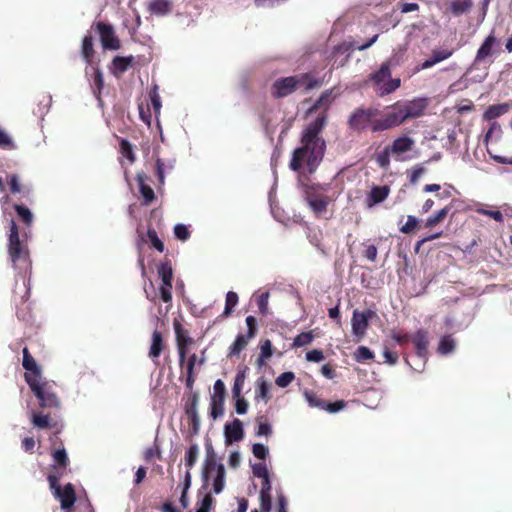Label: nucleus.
Masks as SVG:
<instances>
[{
  "label": "nucleus",
  "mask_w": 512,
  "mask_h": 512,
  "mask_svg": "<svg viewBox=\"0 0 512 512\" xmlns=\"http://www.w3.org/2000/svg\"><path fill=\"white\" fill-rule=\"evenodd\" d=\"M238 301H239L238 294L234 291H228L226 294L225 308H224V312H223L222 316L227 317V316L231 315L234 307L237 306Z\"/></svg>",
  "instance_id": "38"
},
{
  "label": "nucleus",
  "mask_w": 512,
  "mask_h": 512,
  "mask_svg": "<svg viewBox=\"0 0 512 512\" xmlns=\"http://www.w3.org/2000/svg\"><path fill=\"white\" fill-rule=\"evenodd\" d=\"M353 358L358 363H365L374 359V353L365 345H360L353 354Z\"/></svg>",
  "instance_id": "39"
},
{
  "label": "nucleus",
  "mask_w": 512,
  "mask_h": 512,
  "mask_svg": "<svg viewBox=\"0 0 512 512\" xmlns=\"http://www.w3.org/2000/svg\"><path fill=\"white\" fill-rule=\"evenodd\" d=\"M415 142L412 138H409L407 136H403L400 138H397L393 141L392 145L387 146L389 152H391L394 155H401L403 153H406L412 149V146Z\"/></svg>",
  "instance_id": "22"
},
{
  "label": "nucleus",
  "mask_w": 512,
  "mask_h": 512,
  "mask_svg": "<svg viewBox=\"0 0 512 512\" xmlns=\"http://www.w3.org/2000/svg\"><path fill=\"white\" fill-rule=\"evenodd\" d=\"M253 337H248L246 334H239L234 340L233 344L230 346V350H228V356H238L242 350H244L250 340H252Z\"/></svg>",
  "instance_id": "29"
},
{
  "label": "nucleus",
  "mask_w": 512,
  "mask_h": 512,
  "mask_svg": "<svg viewBox=\"0 0 512 512\" xmlns=\"http://www.w3.org/2000/svg\"><path fill=\"white\" fill-rule=\"evenodd\" d=\"M295 379V374L291 371L283 372L277 376L275 383L280 388H286Z\"/></svg>",
  "instance_id": "47"
},
{
  "label": "nucleus",
  "mask_w": 512,
  "mask_h": 512,
  "mask_svg": "<svg viewBox=\"0 0 512 512\" xmlns=\"http://www.w3.org/2000/svg\"><path fill=\"white\" fill-rule=\"evenodd\" d=\"M263 417L256 418L257 421H259L258 430H256L255 435L256 437H268L271 435V426L267 422H261Z\"/></svg>",
  "instance_id": "57"
},
{
  "label": "nucleus",
  "mask_w": 512,
  "mask_h": 512,
  "mask_svg": "<svg viewBox=\"0 0 512 512\" xmlns=\"http://www.w3.org/2000/svg\"><path fill=\"white\" fill-rule=\"evenodd\" d=\"M407 60V47L403 45H398L394 48L392 55L386 60L383 61V65H387V67H398L401 66L404 61Z\"/></svg>",
  "instance_id": "23"
},
{
  "label": "nucleus",
  "mask_w": 512,
  "mask_h": 512,
  "mask_svg": "<svg viewBox=\"0 0 512 512\" xmlns=\"http://www.w3.org/2000/svg\"><path fill=\"white\" fill-rule=\"evenodd\" d=\"M320 85V81L306 72L286 78L277 79L272 86V95L275 98L288 97L298 88L310 91Z\"/></svg>",
  "instance_id": "4"
},
{
  "label": "nucleus",
  "mask_w": 512,
  "mask_h": 512,
  "mask_svg": "<svg viewBox=\"0 0 512 512\" xmlns=\"http://www.w3.org/2000/svg\"><path fill=\"white\" fill-rule=\"evenodd\" d=\"M264 400L266 403L269 401V385L264 379L261 377L258 382H256V391H255V400Z\"/></svg>",
  "instance_id": "37"
},
{
  "label": "nucleus",
  "mask_w": 512,
  "mask_h": 512,
  "mask_svg": "<svg viewBox=\"0 0 512 512\" xmlns=\"http://www.w3.org/2000/svg\"><path fill=\"white\" fill-rule=\"evenodd\" d=\"M92 78H91V89L93 95L101 102V91L104 89V77L103 72L100 71L99 67H91Z\"/></svg>",
  "instance_id": "24"
},
{
  "label": "nucleus",
  "mask_w": 512,
  "mask_h": 512,
  "mask_svg": "<svg viewBox=\"0 0 512 512\" xmlns=\"http://www.w3.org/2000/svg\"><path fill=\"white\" fill-rule=\"evenodd\" d=\"M390 69L391 67L381 64L379 70L370 73L368 76V80L371 81L376 94L380 97L393 93L401 86V79L392 78Z\"/></svg>",
  "instance_id": "6"
},
{
  "label": "nucleus",
  "mask_w": 512,
  "mask_h": 512,
  "mask_svg": "<svg viewBox=\"0 0 512 512\" xmlns=\"http://www.w3.org/2000/svg\"><path fill=\"white\" fill-rule=\"evenodd\" d=\"M218 465L219 464H217V459L215 458V454L210 445L208 446V448H206V458L203 466V479L205 482L207 481V479H209L210 474H212L213 472L217 473Z\"/></svg>",
  "instance_id": "26"
},
{
  "label": "nucleus",
  "mask_w": 512,
  "mask_h": 512,
  "mask_svg": "<svg viewBox=\"0 0 512 512\" xmlns=\"http://www.w3.org/2000/svg\"><path fill=\"white\" fill-rule=\"evenodd\" d=\"M0 149L11 151L15 149L13 138L7 131L0 129Z\"/></svg>",
  "instance_id": "43"
},
{
  "label": "nucleus",
  "mask_w": 512,
  "mask_h": 512,
  "mask_svg": "<svg viewBox=\"0 0 512 512\" xmlns=\"http://www.w3.org/2000/svg\"><path fill=\"white\" fill-rule=\"evenodd\" d=\"M62 474L59 472L50 473L48 475V483L50 490L53 491L54 497L61 503V508L64 511H69L75 505L76 502V491L75 487L68 483L65 486L58 484Z\"/></svg>",
  "instance_id": "7"
},
{
  "label": "nucleus",
  "mask_w": 512,
  "mask_h": 512,
  "mask_svg": "<svg viewBox=\"0 0 512 512\" xmlns=\"http://www.w3.org/2000/svg\"><path fill=\"white\" fill-rule=\"evenodd\" d=\"M452 209V203L450 205H447L443 207L442 209L436 211L432 215L426 218L424 227L431 229L437 225H439L441 222H443L447 215L451 212Z\"/></svg>",
  "instance_id": "27"
},
{
  "label": "nucleus",
  "mask_w": 512,
  "mask_h": 512,
  "mask_svg": "<svg viewBox=\"0 0 512 512\" xmlns=\"http://www.w3.org/2000/svg\"><path fill=\"white\" fill-rule=\"evenodd\" d=\"M331 94L332 90H325L309 109V113L316 112L318 109H323V111L305 127L301 138L302 146L292 152L289 162L291 170L299 171L305 163L309 174H314L323 160L326 144L320 133L327 123V109L332 103Z\"/></svg>",
  "instance_id": "1"
},
{
  "label": "nucleus",
  "mask_w": 512,
  "mask_h": 512,
  "mask_svg": "<svg viewBox=\"0 0 512 512\" xmlns=\"http://www.w3.org/2000/svg\"><path fill=\"white\" fill-rule=\"evenodd\" d=\"M247 371L248 368L246 366L238 370L236 378H234L232 388L233 397H239L241 395L243 385L245 384L246 381Z\"/></svg>",
  "instance_id": "32"
},
{
  "label": "nucleus",
  "mask_w": 512,
  "mask_h": 512,
  "mask_svg": "<svg viewBox=\"0 0 512 512\" xmlns=\"http://www.w3.org/2000/svg\"><path fill=\"white\" fill-rule=\"evenodd\" d=\"M198 455H199L198 445L196 443L191 444L190 447L188 448L187 452H185V456H184L185 466L188 467V470H190V468L195 466L197 459H198Z\"/></svg>",
  "instance_id": "40"
},
{
  "label": "nucleus",
  "mask_w": 512,
  "mask_h": 512,
  "mask_svg": "<svg viewBox=\"0 0 512 512\" xmlns=\"http://www.w3.org/2000/svg\"><path fill=\"white\" fill-rule=\"evenodd\" d=\"M174 234L177 239L183 242L188 240L190 237V231L184 224H176L174 227Z\"/></svg>",
  "instance_id": "54"
},
{
  "label": "nucleus",
  "mask_w": 512,
  "mask_h": 512,
  "mask_svg": "<svg viewBox=\"0 0 512 512\" xmlns=\"http://www.w3.org/2000/svg\"><path fill=\"white\" fill-rule=\"evenodd\" d=\"M252 452L253 455L260 460H266L269 454L268 448L261 443H254L252 447Z\"/></svg>",
  "instance_id": "59"
},
{
  "label": "nucleus",
  "mask_w": 512,
  "mask_h": 512,
  "mask_svg": "<svg viewBox=\"0 0 512 512\" xmlns=\"http://www.w3.org/2000/svg\"><path fill=\"white\" fill-rule=\"evenodd\" d=\"M136 181H138L139 184L142 203H144L146 206H149L152 202L155 201V193L153 188L146 184V175L144 174L136 175Z\"/></svg>",
  "instance_id": "21"
},
{
  "label": "nucleus",
  "mask_w": 512,
  "mask_h": 512,
  "mask_svg": "<svg viewBox=\"0 0 512 512\" xmlns=\"http://www.w3.org/2000/svg\"><path fill=\"white\" fill-rule=\"evenodd\" d=\"M496 37L494 35V32L487 35L485 38V41L482 42L480 48L478 51H476L475 54V63H480L484 61L485 59L489 58L493 55V47L496 44Z\"/></svg>",
  "instance_id": "17"
},
{
  "label": "nucleus",
  "mask_w": 512,
  "mask_h": 512,
  "mask_svg": "<svg viewBox=\"0 0 512 512\" xmlns=\"http://www.w3.org/2000/svg\"><path fill=\"white\" fill-rule=\"evenodd\" d=\"M95 27L99 35L100 43H102L104 49H120V40L118 36L115 35L113 26L110 23L98 22L95 24Z\"/></svg>",
  "instance_id": "11"
},
{
  "label": "nucleus",
  "mask_w": 512,
  "mask_h": 512,
  "mask_svg": "<svg viewBox=\"0 0 512 512\" xmlns=\"http://www.w3.org/2000/svg\"><path fill=\"white\" fill-rule=\"evenodd\" d=\"M7 184L10 187L11 194H29V189L21 185L17 174L7 176Z\"/></svg>",
  "instance_id": "34"
},
{
  "label": "nucleus",
  "mask_w": 512,
  "mask_h": 512,
  "mask_svg": "<svg viewBox=\"0 0 512 512\" xmlns=\"http://www.w3.org/2000/svg\"><path fill=\"white\" fill-rule=\"evenodd\" d=\"M329 184H302L304 200L308 203L311 211L320 216L326 213L327 207L332 201L325 193L329 190Z\"/></svg>",
  "instance_id": "5"
},
{
  "label": "nucleus",
  "mask_w": 512,
  "mask_h": 512,
  "mask_svg": "<svg viewBox=\"0 0 512 512\" xmlns=\"http://www.w3.org/2000/svg\"><path fill=\"white\" fill-rule=\"evenodd\" d=\"M454 346V339L451 337V335H446L439 341L438 352L442 354L452 353Z\"/></svg>",
  "instance_id": "42"
},
{
  "label": "nucleus",
  "mask_w": 512,
  "mask_h": 512,
  "mask_svg": "<svg viewBox=\"0 0 512 512\" xmlns=\"http://www.w3.org/2000/svg\"><path fill=\"white\" fill-rule=\"evenodd\" d=\"M268 292L262 293L256 298V305H258L260 314L267 315L268 314Z\"/></svg>",
  "instance_id": "60"
},
{
  "label": "nucleus",
  "mask_w": 512,
  "mask_h": 512,
  "mask_svg": "<svg viewBox=\"0 0 512 512\" xmlns=\"http://www.w3.org/2000/svg\"><path fill=\"white\" fill-rule=\"evenodd\" d=\"M305 399L308 401L310 407H317L318 409H322L325 406L326 401L320 399L316 394L305 392Z\"/></svg>",
  "instance_id": "53"
},
{
  "label": "nucleus",
  "mask_w": 512,
  "mask_h": 512,
  "mask_svg": "<svg viewBox=\"0 0 512 512\" xmlns=\"http://www.w3.org/2000/svg\"><path fill=\"white\" fill-rule=\"evenodd\" d=\"M22 367L27 371L25 373V380L27 379L36 381L41 379V369L40 366L37 365L35 359L28 351V348L25 347L22 349Z\"/></svg>",
  "instance_id": "14"
},
{
  "label": "nucleus",
  "mask_w": 512,
  "mask_h": 512,
  "mask_svg": "<svg viewBox=\"0 0 512 512\" xmlns=\"http://www.w3.org/2000/svg\"><path fill=\"white\" fill-rule=\"evenodd\" d=\"M260 359L259 361L262 362L265 359L270 358L273 355V346L271 345V342L269 339H266L263 341L260 345Z\"/></svg>",
  "instance_id": "50"
},
{
  "label": "nucleus",
  "mask_w": 512,
  "mask_h": 512,
  "mask_svg": "<svg viewBox=\"0 0 512 512\" xmlns=\"http://www.w3.org/2000/svg\"><path fill=\"white\" fill-rule=\"evenodd\" d=\"M27 384L35 395L36 399L39 400V405L42 408H58L59 399L53 390V386L47 382H41L40 380L32 381L27 379Z\"/></svg>",
  "instance_id": "8"
},
{
  "label": "nucleus",
  "mask_w": 512,
  "mask_h": 512,
  "mask_svg": "<svg viewBox=\"0 0 512 512\" xmlns=\"http://www.w3.org/2000/svg\"><path fill=\"white\" fill-rule=\"evenodd\" d=\"M453 52V49H435L432 50L430 58L439 63L450 58Z\"/></svg>",
  "instance_id": "45"
},
{
  "label": "nucleus",
  "mask_w": 512,
  "mask_h": 512,
  "mask_svg": "<svg viewBox=\"0 0 512 512\" xmlns=\"http://www.w3.org/2000/svg\"><path fill=\"white\" fill-rule=\"evenodd\" d=\"M226 443L239 442L243 438L242 422L234 418L232 423L225 424L224 428Z\"/></svg>",
  "instance_id": "18"
},
{
  "label": "nucleus",
  "mask_w": 512,
  "mask_h": 512,
  "mask_svg": "<svg viewBox=\"0 0 512 512\" xmlns=\"http://www.w3.org/2000/svg\"><path fill=\"white\" fill-rule=\"evenodd\" d=\"M13 209L17 213L18 221L24 225L19 227L15 220L10 219V232H8L7 253L14 269L26 272L30 267L29 250L27 240L29 230L33 225L34 215L27 206L14 204Z\"/></svg>",
  "instance_id": "2"
},
{
  "label": "nucleus",
  "mask_w": 512,
  "mask_h": 512,
  "mask_svg": "<svg viewBox=\"0 0 512 512\" xmlns=\"http://www.w3.org/2000/svg\"><path fill=\"white\" fill-rule=\"evenodd\" d=\"M120 152L123 157L128 159L129 162L133 163L135 161V155L133 151L132 144L128 142L126 139H121L120 141Z\"/></svg>",
  "instance_id": "44"
},
{
  "label": "nucleus",
  "mask_w": 512,
  "mask_h": 512,
  "mask_svg": "<svg viewBox=\"0 0 512 512\" xmlns=\"http://www.w3.org/2000/svg\"><path fill=\"white\" fill-rule=\"evenodd\" d=\"M213 497L211 494H206L203 499L198 503L196 512H210L213 505Z\"/></svg>",
  "instance_id": "56"
},
{
  "label": "nucleus",
  "mask_w": 512,
  "mask_h": 512,
  "mask_svg": "<svg viewBox=\"0 0 512 512\" xmlns=\"http://www.w3.org/2000/svg\"><path fill=\"white\" fill-rule=\"evenodd\" d=\"M32 424L39 429H53L55 434L61 433L63 429V424L60 421L43 412L32 413Z\"/></svg>",
  "instance_id": "13"
},
{
  "label": "nucleus",
  "mask_w": 512,
  "mask_h": 512,
  "mask_svg": "<svg viewBox=\"0 0 512 512\" xmlns=\"http://www.w3.org/2000/svg\"><path fill=\"white\" fill-rule=\"evenodd\" d=\"M312 340H313L312 332H303L295 337L294 343H292V345H294L296 347L307 346L308 344H310L312 342Z\"/></svg>",
  "instance_id": "48"
},
{
  "label": "nucleus",
  "mask_w": 512,
  "mask_h": 512,
  "mask_svg": "<svg viewBox=\"0 0 512 512\" xmlns=\"http://www.w3.org/2000/svg\"><path fill=\"white\" fill-rule=\"evenodd\" d=\"M469 3L466 0H454L451 4L453 14L460 15L467 11Z\"/></svg>",
  "instance_id": "63"
},
{
  "label": "nucleus",
  "mask_w": 512,
  "mask_h": 512,
  "mask_svg": "<svg viewBox=\"0 0 512 512\" xmlns=\"http://www.w3.org/2000/svg\"><path fill=\"white\" fill-rule=\"evenodd\" d=\"M226 395L225 384L222 380L218 379L213 384V394L211 396V401L224 402Z\"/></svg>",
  "instance_id": "41"
},
{
  "label": "nucleus",
  "mask_w": 512,
  "mask_h": 512,
  "mask_svg": "<svg viewBox=\"0 0 512 512\" xmlns=\"http://www.w3.org/2000/svg\"><path fill=\"white\" fill-rule=\"evenodd\" d=\"M198 394L192 393L189 401L185 403V413L188 414H197V404H198Z\"/></svg>",
  "instance_id": "62"
},
{
  "label": "nucleus",
  "mask_w": 512,
  "mask_h": 512,
  "mask_svg": "<svg viewBox=\"0 0 512 512\" xmlns=\"http://www.w3.org/2000/svg\"><path fill=\"white\" fill-rule=\"evenodd\" d=\"M252 471H253V475L256 478L266 479L267 477H269L266 463L259 462V463L253 464Z\"/></svg>",
  "instance_id": "49"
},
{
  "label": "nucleus",
  "mask_w": 512,
  "mask_h": 512,
  "mask_svg": "<svg viewBox=\"0 0 512 512\" xmlns=\"http://www.w3.org/2000/svg\"><path fill=\"white\" fill-rule=\"evenodd\" d=\"M418 225V220L415 216H408L407 222L403 224V226L400 228V231L403 234H410L415 231L416 227Z\"/></svg>",
  "instance_id": "61"
},
{
  "label": "nucleus",
  "mask_w": 512,
  "mask_h": 512,
  "mask_svg": "<svg viewBox=\"0 0 512 512\" xmlns=\"http://www.w3.org/2000/svg\"><path fill=\"white\" fill-rule=\"evenodd\" d=\"M134 56H116L111 61L110 71L114 77L120 79L121 76L127 72V70L133 66Z\"/></svg>",
  "instance_id": "15"
},
{
  "label": "nucleus",
  "mask_w": 512,
  "mask_h": 512,
  "mask_svg": "<svg viewBox=\"0 0 512 512\" xmlns=\"http://www.w3.org/2000/svg\"><path fill=\"white\" fill-rule=\"evenodd\" d=\"M390 337H392V339L395 340V342L401 346H405L412 340V335H410L409 333L393 332L392 335H390Z\"/></svg>",
  "instance_id": "64"
},
{
  "label": "nucleus",
  "mask_w": 512,
  "mask_h": 512,
  "mask_svg": "<svg viewBox=\"0 0 512 512\" xmlns=\"http://www.w3.org/2000/svg\"><path fill=\"white\" fill-rule=\"evenodd\" d=\"M379 114V110L375 108H357L348 117V127L358 133L365 131L369 125L373 128V122L377 120L375 116Z\"/></svg>",
  "instance_id": "9"
},
{
  "label": "nucleus",
  "mask_w": 512,
  "mask_h": 512,
  "mask_svg": "<svg viewBox=\"0 0 512 512\" xmlns=\"http://www.w3.org/2000/svg\"><path fill=\"white\" fill-rule=\"evenodd\" d=\"M164 348V341L162 337V333L158 330H155L152 333V344H150L148 356L150 359L154 360L159 359Z\"/></svg>",
  "instance_id": "25"
},
{
  "label": "nucleus",
  "mask_w": 512,
  "mask_h": 512,
  "mask_svg": "<svg viewBox=\"0 0 512 512\" xmlns=\"http://www.w3.org/2000/svg\"><path fill=\"white\" fill-rule=\"evenodd\" d=\"M365 246L364 251H362V256L365 257L367 260L375 262L377 257V248L374 244L364 242L362 244Z\"/></svg>",
  "instance_id": "52"
},
{
  "label": "nucleus",
  "mask_w": 512,
  "mask_h": 512,
  "mask_svg": "<svg viewBox=\"0 0 512 512\" xmlns=\"http://www.w3.org/2000/svg\"><path fill=\"white\" fill-rule=\"evenodd\" d=\"M427 103L423 98L414 99L406 103H396L393 111L373 122V132H380L397 127L409 119L424 115Z\"/></svg>",
  "instance_id": "3"
},
{
  "label": "nucleus",
  "mask_w": 512,
  "mask_h": 512,
  "mask_svg": "<svg viewBox=\"0 0 512 512\" xmlns=\"http://www.w3.org/2000/svg\"><path fill=\"white\" fill-rule=\"evenodd\" d=\"M52 456H53V461H54L55 465L57 466V470L55 473L59 472L62 474V472L59 470L66 468L69 464L67 451L64 448H57L53 452Z\"/></svg>",
  "instance_id": "33"
},
{
  "label": "nucleus",
  "mask_w": 512,
  "mask_h": 512,
  "mask_svg": "<svg viewBox=\"0 0 512 512\" xmlns=\"http://www.w3.org/2000/svg\"><path fill=\"white\" fill-rule=\"evenodd\" d=\"M411 342L416 348L417 356L424 359L427 355V347L429 346L427 332L423 329H418L417 332L412 335Z\"/></svg>",
  "instance_id": "20"
},
{
  "label": "nucleus",
  "mask_w": 512,
  "mask_h": 512,
  "mask_svg": "<svg viewBox=\"0 0 512 512\" xmlns=\"http://www.w3.org/2000/svg\"><path fill=\"white\" fill-rule=\"evenodd\" d=\"M81 54L86 64L91 65L94 49H93V38L91 35H85L82 41Z\"/></svg>",
  "instance_id": "31"
},
{
  "label": "nucleus",
  "mask_w": 512,
  "mask_h": 512,
  "mask_svg": "<svg viewBox=\"0 0 512 512\" xmlns=\"http://www.w3.org/2000/svg\"><path fill=\"white\" fill-rule=\"evenodd\" d=\"M509 107L510 106L508 103L494 104L489 106L485 111L484 118L487 121H492L496 118H499L508 112Z\"/></svg>",
  "instance_id": "28"
},
{
  "label": "nucleus",
  "mask_w": 512,
  "mask_h": 512,
  "mask_svg": "<svg viewBox=\"0 0 512 512\" xmlns=\"http://www.w3.org/2000/svg\"><path fill=\"white\" fill-rule=\"evenodd\" d=\"M225 486V467L223 464L217 466L216 477L213 479L212 489L213 492L219 494L224 490Z\"/></svg>",
  "instance_id": "35"
},
{
  "label": "nucleus",
  "mask_w": 512,
  "mask_h": 512,
  "mask_svg": "<svg viewBox=\"0 0 512 512\" xmlns=\"http://www.w3.org/2000/svg\"><path fill=\"white\" fill-rule=\"evenodd\" d=\"M203 365L204 359H200L198 361L197 355L192 354L189 356L187 362L184 361V367H185V387H187L188 390L193 389V385L196 381V375H195V365L196 364Z\"/></svg>",
  "instance_id": "16"
},
{
  "label": "nucleus",
  "mask_w": 512,
  "mask_h": 512,
  "mask_svg": "<svg viewBox=\"0 0 512 512\" xmlns=\"http://www.w3.org/2000/svg\"><path fill=\"white\" fill-rule=\"evenodd\" d=\"M147 237L149 239L150 244L154 247L155 250L162 253L164 251V244L157 236V233L154 229H148L147 230Z\"/></svg>",
  "instance_id": "46"
},
{
  "label": "nucleus",
  "mask_w": 512,
  "mask_h": 512,
  "mask_svg": "<svg viewBox=\"0 0 512 512\" xmlns=\"http://www.w3.org/2000/svg\"><path fill=\"white\" fill-rule=\"evenodd\" d=\"M372 309H367L364 312L354 310L352 314V332L355 336L362 337L366 334L368 328V321L375 316Z\"/></svg>",
  "instance_id": "12"
},
{
  "label": "nucleus",
  "mask_w": 512,
  "mask_h": 512,
  "mask_svg": "<svg viewBox=\"0 0 512 512\" xmlns=\"http://www.w3.org/2000/svg\"><path fill=\"white\" fill-rule=\"evenodd\" d=\"M346 407L345 400H337L332 403L326 402L324 408L322 410L327 411L329 413H338L340 410Z\"/></svg>",
  "instance_id": "55"
},
{
  "label": "nucleus",
  "mask_w": 512,
  "mask_h": 512,
  "mask_svg": "<svg viewBox=\"0 0 512 512\" xmlns=\"http://www.w3.org/2000/svg\"><path fill=\"white\" fill-rule=\"evenodd\" d=\"M189 419V432L191 436H195L199 432L200 420L197 414H188Z\"/></svg>",
  "instance_id": "58"
},
{
  "label": "nucleus",
  "mask_w": 512,
  "mask_h": 512,
  "mask_svg": "<svg viewBox=\"0 0 512 512\" xmlns=\"http://www.w3.org/2000/svg\"><path fill=\"white\" fill-rule=\"evenodd\" d=\"M158 274L159 278H161L162 283L171 284L172 282V267L169 260H164L158 266Z\"/></svg>",
  "instance_id": "36"
},
{
  "label": "nucleus",
  "mask_w": 512,
  "mask_h": 512,
  "mask_svg": "<svg viewBox=\"0 0 512 512\" xmlns=\"http://www.w3.org/2000/svg\"><path fill=\"white\" fill-rule=\"evenodd\" d=\"M390 154L392 152L388 151L387 148H384L379 154L376 155V163L383 169H387L390 164Z\"/></svg>",
  "instance_id": "51"
},
{
  "label": "nucleus",
  "mask_w": 512,
  "mask_h": 512,
  "mask_svg": "<svg viewBox=\"0 0 512 512\" xmlns=\"http://www.w3.org/2000/svg\"><path fill=\"white\" fill-rule=\"evenodd\" d=\"M148 10L150 13L163 16L171 10V4L169 0H152L148 4Z\"/></svg>",
  "instance_id": "30"
},
{
  "label": "nucleus",
  "mask_w": 512,
  "mask_h": 512,
  "mask_svg": "<svg viewBox=\"0 0 512 512\" xmlns=\"http://www.w3.org/2000/svg\"><path fill=\"white\" fill-rule=\"evenodd\" d=\"M174 330L178 360H180V365L183 366L189 352V347L195 343V340L190 337L189 331L182 326L180 321H174Z\"/></svg>",
  "instance_id": "10"
},
{
  "label": "nucleus",
  "mask_w": 512,
  "mask_h": 512,
  "mask_svg": "<svg viewBox=\"0 0 512 512\" xmlns=\"http://www.w3.org/2000/svg\"><path fill=\"white\" fill-rule=\"evenodd\" d=\"M390 193V188L386 185L384 186H374L371 189V192L367 195V206L374 207L384 201L387 200Z\"/></svg>",
  "instance_id": "19"
}]
</instances>
